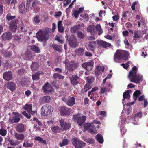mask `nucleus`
<instances>
[{"mask_svg": "<svg viewBox=\"0 0 148 148\" xmlns=\"http://www.w3.org/2000/svg\"><path fill=\"white\" fill-rule=\"evenodd\" d=\"M60 113L63 116H69L70 114V109L66 107H62L60 110Z\"/></svg>", "mask_w": 148, "mask_h": 148, "instance_id": "nucleus-13", "label": "nucleus"}, {"mask_svg": "<svg viewBox=\"0 0 148 148\" xmlns=\"http://www.w3.org/2000/svg\"><path fill=\"white\" fill-rule=\"evenodd\" d=\"M116 58L118 60L121 58V50H117L115 53L114 58V60H115Z\"/></svg>", "mask_w": 148, "mask_h": 148, "instance_id": "nucleus-30", "label": "nucleus"}, {"mask_svg": "<svg viewBox=\"0 0 148 148\" xmlns=\"http://www.w3.org/2000/svg\"><path fill=\"white\" fill-rule=\"evenodd\" d=\"M33 121H34L35 122L34 123V127H35L36 128H37V125H36V123H37L39 126H41L42 125V123H41L40 122V121L38 120V119L36 117H34L33 118Z\"/></svg>", "mask_w": 148, "mask_h": 148, "instance_id": "nucleus-37", "label": "nucleus"}, {"mask_svg": "<svg viewBox=\"0 0 148 148\" xmlns=\"http://www.w3.org/2000/svg\"><path fill=\"white\" fill-rule=\"evenodd\" d=\"M87 143L90 144H93L95 143L94 140L91 138H88L84 140Z\"/></svg>", "mask_w": 148, "mask_h": 148, "instance_id": "nucleus-49", "label": "nucleus"}, {"mask_svg": "<svg viewBox=\"0 0 148 148\" xmlns=\"http://www.w3.org/2000/svg\"><path fill=\"white\" fill-rule=\"evenodd\" d=\"M95 28H96V31L98 32V35H100L103 33L102 29L101 28V26L100 24H97L95 26Z\"/></svg>", "mask_w": 148, "mask_h": 148, "instance_id": "nucleus-35", "label": "nucleus"}, {"mask_svg": "<svg viewBox=\"0 0 148 148\" xmlns=\"http://www.w3.org/2000/svg\"><path fill=\"white\" fill-rule=\"evenodd\" d=\"M80 140L77 138L75 137L71 139V142L73 145L75 146V148L77 147V144Z\"/></svg>", "mask_w": 148, "mask_h": 148, "instance_id": "nucleus-34", "label": "nucleus"}, {"mask_svg": "<svg viewBox=\"0 0 148 148\" xmlns=\"http://www.w3.org/2000/svg\"><path fill=\"white\" fill-rule=\"evenodd\" d=\"M129 56L128 52L126 51L121 50V58L123 60H128Z\"/></svg>", "mask_w": 148, "mask_h": 148, "instance_id": "nucleus-23", "label": "nucleus"}, {"mask_svg": "<svg viewBox=\"0 0 148 148\" xmlns=\"http://www.w3.org/2000/svg\"><path fill=\"white\" fill-rule=\"evenodd\" d=\"M93 64V62L92 60H90L89 62L83 63L82 64V66L85 69L90 71L92 69Z\"/></svg>", "mask_w": 148, "mask_h": 148, "instance_id": "nucleus-6", "label": "nucleus"}, {"mask_svg": "<svg viewBox=\"0 0 148 148\" xmlns=\"http://www.w3.org/2000/svg\"><path fill=\"white\" fill-rule=\"evenodd\" d=\"M86 143L80 140L77 144V147L76 148H83L85 146Z\"/></svg>", "mask_w": 148, "mask_h": 148, "instance_id": "nucleus-41", "label": "nucleus"}, {"mask_svg": "<svg viewBox=\"0 0 148 148\" xmlns=\"http://www.w3.org/2000/svg\"><path fill=\"white\" fill-rule=\"evenodd\" d=\"M69 142L68 140L67 139H63L62 142L60 143L59 145L60 147L64 146L67 145Z\"/></svg>", "mask_w": 148, "mask_h": 148, "instance_id": "nucleus-47", "label": "nucleus"}, {"mask_svg": "<svg viewBox=\"0 0 148 148\" xmlns=\"http://www.w3.org/2000/svg\"><path fill=\"white\" fill-rule=\"evenodd\" d=\"M1 37L2 40L4 41L10 40L12 38V34L10 32H6L3 33L2 34L1 36Z\"/></svg>", "mask_w": 148, "mask_h": 148, "instance_id": "nucleus-10", "label": "nucleus"}, {"mask_svg": "<svg viewBox=\"0 0 148 148\" xmlns=\"http://www.w3.org/2000/svg\"><path fill=\"white\" fill-rule=\"evenodd\" d=\"M90 126V125L88 123L84 124L83 125V127L84 128L85 131H86L88 129H89Z\"/></svg>", "mask_w": 148, "mask_h": 148, "instance_id": "nucleus-59", "label": "nucleus"}, {"mask_svg": "<svg viewBox=\"0 0 148 148\" xmlns=\"http://www.w3.org/2000/svg\"><path fill=\"white\" fill-rule=\"evenodd\" d=\"M54 50L56 51L59 52H61V48L60 46L56 44H53L51 45Z\"/></svg>", "mask_w": 148, "mask_h": 148, "instance_id": "nucleus-39", "label": "nucleus"}, {"mask_svg": "<svg viewBox=\"0 0 148 148\" xmlns=\"http://www.w3.org/2000/svg\"><path fill=\"white\" fill-rule=\"evenodd\" d=\"M35 140H36L39 141L40 142H41L43 144H46V141L45 140H43L42 138L39 136L36 137L35 138Z\"/></svg>", "mask_w": 148, "mask_h": 148, "instance_id": "nucleus-48", "label": "nucleus"}, {"mask_svg": "<svg viewBox=\"0 0 148 148\" xmlns=\"http://www.w3.org/2000/svg\"><path fill=\"white\" fill-rule=\"evenodd\" d=\"M96 139L99 143H102L103 142V140L102 136L99 134H98L96 135Z\"/></svg>", "mask_w": 148, "mask_h": 148, "instance_id": "nucleus-38", "label": "nucleus"}, {"mask_svg": "<svg viewBox=\"0 0 148 148\" xmlns=\"http://www.w3.org/2000/svg\"><path fill=\"white\" fill-rule=\"evenodd\" d=\"M4 56L5 57H9L10 56H11L12 55V52H5L4 53Z\"/></svg>", "mask_w": 148, "mask_h": 148, "instance_id": "nucleus-61", "label": "nucleus"}, {"mask_svg": "<svg viewBox=\"0 0 148 148\" xmlns=\"http://www.w3.org/2000/svg\"><path fill=\"white\" fill-rule=\"evenodd\" d=\"M100 45L104 48H107L108 47H110L111 46V45L110 43L103 41H101L99 42Z\"/></svg>", "mask_w": 148, "mask_h": 148, "instance_id": "nucleus-33", "label": "nucleus"}, {"mask_svg": "<svg viewBox=\"0 0 148 148\" xmlns=\"http://www.w3.org/2000/svg\"><path fill=\"white\" fill-rule=\"evenodd\" d=\"M50 32L49 28L40 30L36 34L37 38L39 41H46L48 39L49 33Z\"/></svg>", "mask_w": 148, "mask_h": 148, "instance_id": "nucleus-2", "label": "nucleus"}, {"mask_svg": "<svg viewBox=\"0 0 148 148\" xmlns=\"http://www.w3.org/2000/svg\"><path fill=\"white\" fill-rule=\"evenodd\" d=\"M141 94V92L139 90H136L133 93V96L134 97H138L139 95Z\"/></svg>", "mask_w": 148, "mask_h": 148, "instance_id": "nucleus-54", "label": "nucleus"}, {"mask_svg": "<svg viewBox=\"0 0 148 148\" xmlns=\"http://www.w3.org/2000/svg\"><path fill=\"white\" fill-rule=\"evenodd\" d=\"M51 100V98L50 96H45L43 97L41 99V102L44 104L47 103H49L50 102Z\"/></svg>", "mask_w": 148, "mask_h": 148, "instance_id": "nucleus-27", "label": "nucleus"}, {"mask_svg": "<svg viewBox=\"0 0 148 148\" xmlns=\"http://www.w3.org/2000/svg\"><path fill=\"white\" fill-rule=\"evenodd\" d=\"M130 61H129L127 63H122L121 64V66H122L124 69H127L130 66L129 64L130 63Z\"/></svg>", "mask_w": 148, "mask_h": 148, "instance_id": "nucleus-50", "label": "nucleus"}, {"mask_svg": "<svg viewBox=\"0 0 148 148\" xmlns=\"http://www.w3.org/2000/svg\"><path fill=\"white\" fill-rule=\"evenodd\" d=\"M87 31L90 32L91 35H94L96 34V30L95 29V26L94 25H90L87 28Z\"/></svg>", "mask_w": 148, "mask_h": 148, "instance_id": "nucleus-20", "label": "nucleus"}, {"mask_svg": "<svg viewBox=\"0 0 148 148\" xmlns=\"http://www.w3.org/2000/svg\"><path fill=\"white\" fill-rule=\"evenodd\" d=\"M92 84H86L84 86V88L82 90L83 92H86L87 91L91 89L92 88Z\"/></svg>", "mask_w": 148, "mask_h": 148, "instance_id": "nucleus-32", "label": "nucleus"}, {"mask_svg": "<svg viewBox=\"0 0 148 148\" xmlns=\"http://www.w3.org/2000/svg\"><path fill=\"white\" fill-rule=\"evenodd\" d=\"M41 109L42 114L44 116L48 115L53 111V107L48 104L44 105Z\"/></svg>", "mask_w": 148, "mask_h": 148, "instance_id": "nucleus-3", "label": "nucleus"}, {"mask_svg": "<svg viewBox=\"0 0 148 148\" xmlns=\"http://www.w3.org/2000/svg\"><path fill=\"white\" fill-rule=\"evenodd\" d=\"M14 136L15 138L17 140H23L25 139V136L22 134H19L17 133H14Z\"/></svg>", "mask_w": 148, "mask_h": 148, "instance_id": "nucleus-21", "label": "nucleus"}, {"mask_svg": "<svg viewBox=\"0 0 148 148\" xmlns=\"http://www.w3.org/2000/svg\"><path fill=\"white\" fill-rule=\"evenodd\" d=\"M17 21V20L15 19L10 22L9 29L13 32H16L17 27L16 23Z\"/></svg>", "mask_w": 148, "mask_h": 148, "instance_id": "nucleus-7", "label": "nucleus"}, {"mask_svg": "<svg viewBox=\"0 0 148 148\" xmlns=\"http://www.w3.org/2000/svg\"><path fill=\"white\" fill-rule=\"evenodd\" d=\"M38 2L36 0H28L27 2V6L30 9H34L37 5Z\"/></svg>", "mask_w": 148, "mask_h": 148, "instance_id": "nucleus-9", "label": "nucleus"}, {"mask_svg": "<svg viewBox=\"0 0 148 148\" xmlns=\"http://www.w3.org/2000/svg\"><path fill=\"white\" fill-rule=\"evenodd\" d=\"M25 1L22 2L21 4L19 6V11L21 14L24 13L25 12L29 10V8L26 5L25 6Z\"/></svg>", "mask_w": 148, "mask_h": 148, "instance_id": "nucleus-11", "label": "nucleus"}, {"mask_svg": "<svg viewBox=\"0 0 148 148\" xmlns=\"http://www.w3.org/2000/svg\"><path fill=\"white\" fill-rule=\"evenodd\" d=\"M75 41H76V40L75 36L73 35L71 36L68 39L69 43Z\"/></svg>", "mask_w": 148, "mask_h": 148, "instance_id": "nucleus-52", "label": "nucleus"}, {"mask_svg": "<svg viewBox=\"0 0 148 148\" xmlns=\"http://www.w3.org/2000/svg\"><path fill=\"white\" fill-rule=\"evenodd\" d=\"M42 71H38L36 73L33 74L32 75V79L33 80L37 81L40 79L39 75L42 74Z\"/></svg>", "mask_w": 148, "mask_h": 148, "instance_id": "nucleus-22", "label": "nucleus"}, {"mask_svg": "<svg viewBox=\"0 0 148 148\" xmlns=\"http://www.w3.org/2000/svg\"><path fill=\"white\" fill-rule=\"evenodd\" d=\"M15 16H12L10 13H8L6 15V18L8 21L12 20L16 18Z\"/></svg>", "mask_w": 148, "mask_h": 148, "instance_id": "nucleus-45", "label": "nucleus"}, {"mask_svg": "<svg viewBox=\"0 0 148 148\" xmlns=\"http://www.w3.org/2000/svg\"><path fill=\"white\" fill-rule=\"evenodd\" d=\"M32 104H26L24 107L23 108L27 110L28 112L30 110H32Z\"/></svg>", "mask_w": 148, "mask_h": 148, "instance_id": "nucleus-42", "label": "nucleus"}, {"mask_svg": "<svg viewBox=\"0 0 148 148\" xmlns=\"http://www.w3.org/2000/svg\"><path fill=\"white\" fill-rule=\"evenodd\" d=\"M104 70V68L100 66H98L96 68V71L99 72L100 71H103Z\"/></svg>", "mask_w": 148, "mask_h": 148, "instance_id": "nucleus-56", "label": "nucleus"}, {"mask_svg": "<svg viewBox=\"0 0 148 148\" xmlns=\"http://www.w3.org/2000/svg\"><path fill=\"white\" fill-rule=\"evenodd\" d=\"M52 132L55 133L59 132L60 130V127L58 126H54L51 128Z\"/></svg>", "mask_w": 148, "mask_h": 148, "instance_id": "nucleus-43", "label": "nucleus"}, {"mask_svg": "<svg viewBox=\"0 0 148 148\" xmlns=\"http://www.w3.org/2000/svg\"><path fill=\"white\" fill-rule=\"evenodd\" d=\"M74 16L76 18H78V16L80 13L77 10H75L73 12Z\"/></svg>", "mask_w": 148, "mask_h": 148, "instance_id": "nucleus-63", "label": "nucleus"}, {"mask_svg": "<svg viewBox=\"0 0 148 148\" xmlns=\"http://www.w3.org/2000/svg\"><path fill=\"white\" fill-rule=\"evenodd\" d=\"M138 32L137 31H134V38H139V36L138 34Z\"/></svg>", "mask_w": 148, "mask_h": 148, "instance_id": "nucleus-64", "label": "nucleus"}, {"mask_svg": "<svg viewBox=\"0 0 148 148\" xmlns=\"http://www.w3.org/2000/svg\"><path fill=\"white\" fill-rule=\"evenodd\" d=\"M3 79L5 80L9 81L13 79L12 74L11 72H6L3 74Z\"/></svg>", "mask_w": 148, "mask_h": 148, "instance_id": "nucleus-17", "label": "nucleus"}, {"mask_svg": "<svg viewBox=\"0 0 148 148\" xmlns=\"http://www.w3.org/2000/svg\"><path fill=\"white\" fill-rule=\"evenodd\" d=\"M39 64L36 62H33L31 65V70L32 71H35L37 70L39 68Z\"/></svg>", "mask_w": 148, "mask_h": 148, "instance_id": "nucleus-25", "label": "nucleus"}, {"mask_svg": "<svg viewBox=\"0 0 148 148\" xmlns=\"http://www.w3.org/2000/svg\"><path fill=\"white\" fill-rule=\"evenodd\" d=\"M77 67V64L73 62H69L67 65V69L69 71H72Z\"/></svg>", "mask_w": 148, "mask_h": 148, "instance_id": "nucleus-14", "label": "nucleus"}, {"mask_svg": "<svg viewBox=\"0 0 148 148\" xmlns=\"http://www.w3.org/2000/svg\"><path fill=\"white\" fill-rule=\"evenodd\" d=\"M35 8L34 9H32V10H34V12L35 13H37L39 11L40 9L38 6H36Z\"/></svg>", "mask_w": 148, "mask_h": 148, "instance_id": "nucleus-62", "label": "nucleus"}, {"mask_svg": "<svg viewBox=\"0 0 148 148\" xmlns=\"http://www.w3.org/2000/svg\"><path fill=\"white\" fill-rule=\"evenodd\" d=\"M33 23L36 25H39L40 22V16L38 15H35L33 18Z\"/></svg>", "mask_w": 148, "mask_h": 148, "instance_id": "nucleus-24", "label": "nucleus"}, {"mask_svg": "<svg viewBox=\"0 0 148 148\" xmlns=\"http://www.w3.org/2000/svg\"><path fill=\"white\" fill-rule=\"evenodd\" d=\"M88 47L90 50L91 51H93L94 46L93 45L96 43V41L89 42H88Z\"/></svg>", "mask_w": 148, "mask_h": 148, "instance_id": "nucleus-46", "label": "nucleus"}, {"mask_svg": "<svg viewBox=\"0 0 148 148\" xmlns=\"http://www.w3.org/2000/svg\"><path fill=\"white\" fill-rule=\"evenodd\" d=\"M77 51L78 54L80 55H83L84 53V51L83 49L79 48Z\"/></svg>", "mask_w": 148, "mask_h": 148, "instance_id": "nucleus-58", "label": "nucleus"}, {"mask_svg": "<svg viewBox=\"0 0 148 148\" xmlns=\"http://www.w3.org/2000/svg\"><path fill=\"white\" fill-rule=\"evenodd\" d=\"M78 27L77 26H74L70 29V31L72 33H74L76 32L78 29Z\"/></svg>", "mask_w": 148, "mask_h": 148, "instance_id": "nucleus-51", "label": "nucleus"}, {"mask_svg": "<svg viewBox=\"0 0 148 148\" xmlns=\"http://www.w3.org/2000/svg\"><path fill=\"white\" fill-rule=\"evenodd\" d=\"M24 57L25 59L27 60L31 61L34 58L32 54L28 52L25 53Z\"/></svg>", "mask_w": 148, "mask_h": 148, "instance_id": "nucleus-26", "label": "nucleus"}, {"mask_svg": "<svg viewBox=\"0 0 148 148\" xmlns=\"http://www.w3.org/2000/svg\"><path fill=\"white\" fill-rule=\"evenodd\" d=\"M65 103L69 106H72L75 103V99L73 97L66 98Z\"/></svg>", "mask_w": 148, "mask_h": 148, "instance_id": "nucleus-15", "label": "nucleus"}, {"mask_svg": "<svg viewBox=\"0 0 148 148\" xmlns=\"http://www.w3.org/2000/svg\"><path fill=\"white\" fill-rule=\"evenodd\" d=\"M8 141L10 144L14 146H16L20 143V141L17 140H13L12 139H9Z\"/></svg>", "mask_w": 148, "mask_h": 148, "instance_id": "nucleus-31", "label": "nucleus"}, {"mask_svg": "<svg viewBox=\"0 0 148 148\" xmlns=\"http://www.w3.org/2000/svg\"><path fill=\"white\" fill-rule=\"evenodd\" d=\"M42 90L45 92H52L53 88L51 85L48 82H46L43 86Z\"/></svg>", "mask_w": 148, "mask_h": 148, "instance_id": "nucleus-16", "label": "nucleus"}, {"mask_svg": "<svg viewBox=\"0 0 148 148\" xmlns=\"http://www.w3.org/2000/svg\"><path fill=\"white\" fill-rule=\"evenodd\" d=\"M58 31L60 33H62L64 32V29L62 26V21H59L58 22Z\"/></svg>", "mask_w": 148, "mask_h": 148, "instance_id": "nucleus-28", "label": "nucleus"}, {"mask_svg": "<svg viewBox=\"0 0 148 148\" xmlns=\"http://www.w3.org/2000/svg\"><path fill=\"white\" fill-rule=\"evenodd\" d=\"M33 145V144L32 143H30L28 141H26L24 142L23 144V147H31Z\"/></svg>", "mask_w": 148, "mask_h": 148, "instance_id": "nucleus-40", "label": "nucleus"}, {"mask_svg": "<svg viewBox=\"0 0 148 148\" xmlns=\"http://www.w3.org/2000/svg\"><path fill=\"white\" fill-rule=\"evenodd\" d=\"M31 49L34 51L35 53H39L40 52V50L39 47L35 45H33L31 47Z\"/></svg>", "mask_w": 148, "mask_h": 148, "instance_id": "nucleus-36", "label": "nucleus"}, {"mask_svg": "<svg viewBox=\"0 0 148 148\" xmlns=\"http://www.w3.org/2000/svg\"><path fill=\"white\" fill-rule=\"evenodd\" d=\"M131 90H127L124 92L123 94V101L125 100L126 99H129L130 98V93H131Z\"/></svg>", "mask_w": 148, "mask_h": 148, "instance_id": "nucleus-29", "label": "nucleus"}, {"mask_svg": "<svg viewBox=\"0 0 148 148\" xmlns=\"http://www.w3.org/2000/svg\"><path fill=\"white\" fill-rule=\"evenodd\" d=\"M77 34L79 38L82 39L84 38L85 36L84 34L81 31H78L77 32Z\"/></svg>", "mask_w": 148, "mask_h": 148, "instance_id": "nucleus-53", "label": "nucleus"}, {"mask_svg": "<svg viewBox=\"0 0 148 148\" xmlns=\"http://www.w3.org/2000/svg\"><path fill=\"white\" fill-rule=\"evenodd\" d=\"M22 114L25 116L27 119H29L31 118V116L29 115L25 111L22 112Z\"/></svg>", "mask_w": 148, "mask_h": 148, "instance_id": "nucleus-60", "label": "nucleus"}, {"mask_svg": "<svg viewBox=\"0 0 148 148\" xmlns=\"http://www.w3.org/2000/svg\"><path fill=\"white\" fill-rule=\"evenodd\" d=\"M70 79L71 84L73 86L78 84L79 82L77 81L79 77L75 75H72L69 77Z\"/></svg>", "mask_w": 148, "mask_h": 148, "instance_id": "nucleus-12", "label": "nucleus"}, {"mask_svg": "<svg viewBox=\"0 0 148 148\" xmlns=\"http://www.w3.org/2000/svg\"><path fill=\"white\" fill-rule=\"evenodd\" d=\"M69 44L73 48H75L77 46L76 41L69 42Z\"/></svg>", "mask_w": 148, "mask_h": 148, "instance_id": "nucleus-57", "label": "nucleus"}, {"mask_svg": "<svg viewBox=\"0 0 148 148\" xmlns=\"http://www.w3.org/2000/svg\"><path fill=\"white\" fill-rule=\"evenodd\" d=\"M137 68L134 66L129 72L128 78L131 82L138 84L143 80L142 75L140 76L137 74Z\"/></svg>", "mask_w": 148, "mask_h": 148, "instance_id": "nucleus-1", "label": "nucleus"}, {"mask_svg": "<svg viewBox=\"0 0 148 148\" xmlns=\"http://www.w3.org/2000/svg\"><path fill=\"white\" fill-rule=\"evenodd\" d=\"M6 86L8 89H9L12 92L14 91L16 89V85L12 82H8L6 84Z\"/></svg>", "mask_w": 148, "mask_h": 148, "instance_id": "nucleus-19", "label": "nucleus"}, {"mask_svg": "<svg viewBox=\"0 0 148 148\" xmlns=\"http://www.w3.org/2000/svg\"><path fill=\"white\" fill-rule=\"evenodd\" d=\"M25 125L23 123L19 124L15 127L16 131L22 133L25 131Z\"/></svg>", "mask_w": 148, "mask_h": 148, "instance_id": "nucleus-18", "label": "nucleus"}, {"mask_svg": "<svg viewBox=\"0 0 148 148\" xmlns=\"http://www.w3.org/2000/svg\"><path fill=\"white\" fill-rule=\"evenodd\" d=\"M73 119L75 121H76L79 126H81L84 122L86 118L85 116H79V115L77 114L73 116Z\"/></svg>", "mask_w": 148, "mask_h": 148, "instance_id": "nucleus-4", "label": "nucleus"}, {"mask_svg": "<svg viewBox=\"0 0 148 148\" xmlns=\"http://www.w3.org/2000/svg\"><path fill=\"white\" fill-rule=\"evenodd\" d=\"M13 114L15 115L12 118L9 119V121L11 123H16L19 122L21 120L20 115L18 113L14 112Z\"/></svg>", "mask_w": 148, "mask_h": 148, "instance_id": "nucleus-8", "label": "nucleus"}, {"mask_svg": "<svg viewBox=\"0 0 148 148\" xmlns=\"http://www.w3.org/2000/svg\"><path fill=\"white\" fill-rule=\"evenodd\" d=\"M7 133V131L6 130L3 129H0V134L3 136H5Z\"/></svg>", "mask_w": 148, "mask_h": 148, "instance_id": "nucleus-55", "label": "nucleus"}, {"mask_svg": "<svg viewBox=\"0 0 148 148\" xmlns=\"http://www.w3.org/2000/svg\"><path fill=\"white\" fill-rule=\"evenodd\" d=\"M59 122L62 130H66L71 126L70 123L66 122L63 119L60 120Z\"/></svg>", "mask_w": 148, "mask_h": 148, "instance_id": "nucleus-5", "label": "nucleus"}, {"mask_svg": "<svg viewBox=\"0 0 148 148\" xmlns=\"http://www.w3.org/2000/svg\"><path fill=\"white\" fill-rule=\"evenodd\" d=\"M143 116V113L142 112H138L134 116V118L135 119L138 118V119H139L141 118Z\"/></svg>", "mask_w": 148, "mask_h": 148, "instance_id": "nucleus-44", "label": "nucleus"}]
</instances>
